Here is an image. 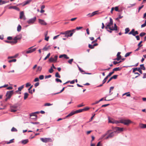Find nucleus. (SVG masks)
Instances as JSON below:
<instances>
[{
	"mask_svg": "<svg viewBox=\"0 0 146 146\" xmlns=\"http://www.w3.org/2000/svg\"><path fill=\"white\" fill-rule=\"evenodd\" d=\"M111 130H109L107 131L106 133L102 136V138H104L105 139H107L113 138L114 136L116 131L111 132Z\"/></svg>",
	"mask_w": 146,
	"mask_h": 146,
	"instance_id": "nucleus-1",
	"label": "nucleus"
},
{
	"mask_svg": "<svg viewBox=\"0 0 146 146\" xmlns=\"http://www.w3.org/2000/svg\"><path fill=\"white\" fill-rule=\"evenodd\" d=\"M85 109H79L78 110H77L74 111H72L71 113H70L69 114H68L65 117L64 119L68 117H70L75 114L77 113H78L81 112L83 111H84V110Z\"/></svg>",
	"mask_w": 146,
	"mask_h": 146,
	"instance_id": "nucleus-2",
	"label": "nucleus"
},
{
	"mask_svg": "<svg viewBox=\"0 0 146 146\" xmlns=\"http://www.w3.org/2000/svg\"><path fill=\"white\" fill-rule=\"evenodd\" d=\"M120 122L121 123L124 124L125 125H128L129 124L131 123L132 122L129 119L125 120L122 119L120 120Z\"/></svg>",
	"mask_w": 146,
	"mask_h": 146,
	"instance_id": "nucleus-3",
	"label": "nucleus"
},
{
	"mask_svg": "<svg viewBox=\"0 0 146 146\" xmlns=\"http://www.w3.org/2000/svg\"><path fill=\"white\" fill-rule=\"evenodd\" d=\"M57 58L58 56L57 55H55L54 58L52 57H50L49 59V62H57Z\"/></svg>",
	"mask_w": 146,
	"mask_h": 146,
	"instance_id": "nucleus-4",
	"label": "nucleus"
},
{
	"mask_svg": "<svg viewBox=\"0 0 146 146\" xmlns=\"http://www.w3.org/2000/svg\"><path fill=\"white\" fill-rule=\"evenodd\" d=\"M40 140L43 142L46 143L48 142H51L52 141V139L50 138H41Z\"/></svg>",
	"mask_w": 146,
	"mask_h": 146,
	"instance_id": "nucleus-5",
	"label": "nucleus"
},
{
	"mask_svg": "<svg viewBox=\"0 0 146 146\" xmlns=\"http://www.w3.org/2000/svg\"><path fill=\"white\" fill-rule=\"evenodd\" d=\"M36 17H35L33 18L29 19L27 21V23L30 24H32L34 23L36 21Z\"/></svg>",
	"mask_w": 146,
	"mask_h": 146,
	"instance_id": "nucleus-6",
	"label": "nucleus"
},
{
	"mask_svg": "<svg viewBox=\"0 0 146 146\" xmlns=\"http://www.w3.org/2000/svg\"><path fill=\"white\" fill-rule=\"evenodd\" d=\"M22 37V36L21 35H17L13 39V40H14L16 44L18 40H21Z\"/></svg>",
	"mask_w": 146,
	"mask_h": 146,
	"instance_id": "nucleus-7",
	"label": "nucleus"
},
{
	"mask_svg": "<svg viewBox=\"0 0 146 146\" xmlns=\"http://www.w3.org/2000/svg\"><path fill=\"white\" fill-rule=\"evenodd\" d=\"M139 33L137 31H135V30L133 29L129 33V35H132L134 36H135L136 35L138 34Z\"/></svg>",
	"mask_w": 146,
	"mask_h": 146,
	"instance_id": "nucleus-8",
	"label": "nucleus"
},
{
	"mask_svg": "<svg viewBox=\"0 0 146 146\" xmlns=\"http://www.w3.org/2000/svg\"><path fill=\"white\" fill-rule=\"evenodd\" d=\"M31 48L32 47H30L28 49V50L25 51L24 52H25L27 54H29L33 52L36 50V48L31 49Z\"/></svg>",
	"mask_w": 146,
	"mask_h": 146,
	"instance_id": "nucleus-9",
	"label": "nucleus"
},
{
	"mask_svg": "<svg viewBox=\"0 0 146 146\" xmlns=\"http://www.w3.org/2000/svg\"><path fill=\"white\" fill-rule=\"evenodd\" d=\"M13 94V91H7L6 94V96H8L9 98H11L12 95Z\"/></svg>",
	"mask_w": 146,
	"mask_h": 146,
	"instance_id": "nucleus-10",
	"label": "nucleus"
},
{
	"mask_svg": "<svg viewBox=\"0 0 146 146\" xmlns=\"http://www.w3.org/2000/svg\"><path fill=\"white\" fill-rule=\"evenodd\" d=\"M30 116L32 119H37V116L35 112L31 113L30 114Z\"/></svg>",
	"mask_w": 146,
	"mask_h": 146,
	"instance_id": "nucleus-11",
	"label": "nucleus"
},
{
	"mask_svg": "<svg viewBox=\"0 0 146 146\" xmlns=\"http://www.w3.org/2000/svg\"><path fill=\"white\" fill-rule=\"evenodd\" d=\"M38 23L43 25H47V23L44 20L40 19H38Z\"/></svg>",
	"mask_w": 146,
	"mask_h": 146,
	"instance_id": "nucleus-12",
	"label": "nucleus"
},
{
	"mask_svg": "<svg viewBox=\"0 0 146 146\" xmlns=\"http://www.w3.org/2000/svg\"><path fill=\"white\" fill-rule=\"evenodd\" d=\"M20 19H23L24 20L26 18L24 15L23 11H21L20 13Z\"/></svg>",
	"mask_w": 146,
	"mask_h": 146,
	"instance_id": "nucleus-13",
	"label": "nucleus"
},
{
	"mask_svg": "<svg viewBox=\"0 0 146 146\" xmlns=\"http://www.w3.org/2000/svg\"><path fill=\"white\" fill-rule=\"evenodd\" d=\"M136 71H139L141 74H142V72L141 70V68H134L133 69V72H135Z\"/></svg>",
	"mask_w": 146,
	"mask_h": 146,
	"instance_id": "nucleus-14",
	"label": "nucleus"
},
{
	"mask_svg": "<svg viewBox=\"0 0 146 146\" xmlns=\"http://www.w3.org/2000/svg\"><path fill=\"white\" fill-rule=\"evenodd\" d=\"M62 57H64L66 59H68L69 58V57H68L67 55L66 54H62L60 55L59 56V58H61Z\"/></svg>",
	"mask_w": 146,
	"mask_h": 146,
	"instance_id": "nucleus-15",
	"label": "nucleus"
},
{
	"mask_svg": "<svg viewBox=\"0 0 146 146\" xmlns=\"http://www.w3.org/2000/svg\"><path fill=\"white\" fill-rule=\"evenodd\" d=\"M31 1V0H28L24 2V3L21 4H22L23 6H24L27 4H29Z\"/></svg>",
	"mask_w": 146,
	"mask_h": 146,
	"instance_id": "nucleus-16",
	"label": "nucleus"
},
{
	"mask_svg": "<svg viewBox=\"0 0 146 146\" xmlns=\"http://www.w3.org/2000/svg\"><path fill=\"white\" fill-rule=\"evenodd\" d=\"M98 11H94V12H93V13H92L91 14H90V13L88 14V15H90V17H93V16H94V15L97 14H98Z\"/></svg>",
	"mask_w": 146,
	"mask_h": 146,
	"instance_id": "nucleus-17",
	"label": "nucleus"
},
{
	"mask_svg": "<svg viewBox=\"0 0 146 146\" xmlns=\"http://www.w3.org/2000/svg\"><path fill=\"white\" fill-rule=\"evenodd\" d=\"M121 53L120 52H118L117 54V58L116 59L117 61H119L120 59H121V56L120 55Z\"/></svg>",
	"mask_w": 146,
	"mask_h": 146,
	"instance_id": "nucleus-18",
	"label": "nucleus"
},
{
	"mask_svg": "<svg viewBox=\"0 0 146 146\" xmlns=\"http://www.w3.org/2000/svg\"><path fill=\"white\" fill-rule=\"evenodd\" d=\"M113 25V21L112 19L110 18V22L107 25V26H109L111 27Z\"/></svg>",
	"mask_w": 146,
	"mask_h": 146,
	"instance_id": "nucleus-19",
	"label": "nucleus"
},
{
	"mask_svg": "<svg viewBox=\"0 0 146 146\" xmlns=\"http://www.w3.org/2000/svg\"><path fill=\"white\" fill-rule=\"evenodd\" d=\"M50 49V46H45L42 49V50L44 51H47Z\"/></svg>",
	"mask_w": 146,
	"mask_h": 146,
	"instance_id": "nucleus-20",
	"label": "nucleus"
},
{
	"mask_svg": "<svg viewBox=\"0 0 146 146\" xmlns=\"http://www.w3.org/2000/svg\"><path fill=\"white\" fill-rule=\"evenodd\" d=\"M123 128H120V127H115V129L116 130V131H115L116 132L117 131H123Z\"/></svg>",
	"mask_w": 146,
	"mask_h": 146,
	"instance_id": "nucleus-21",
	"label": "nucleus"
},
{
	"mask_svg": "<svg viewBox=\"0 0 146 146\" xmlns=\"http://www.w3.org/2000/svg\"><path fill=\"white\" fill-rule=\"evenodd\" d=\"M5 42L6 43H7L11 44L12 45H13V44H16V43H15L16 42H15V41L14 40L13 41H9L8 40H6L5 41Z\"/></svg>",
	"mask_w": 146,
	"mask_h": 146,
	"instance_id": "nucleus-22",
	"label": "nucleus"
},
{
	"mask_svg": "<svg viewBox=\"0 0 146 146\" xmlns=\"http://www.w3.org/2000/svg\"><path fill=\"white\" fill-rule=\"evenodd\" d=\"M29 142V140L28 139H26L23 140L21 141V143L23 144H25Z\"/></svg>",
	"mask_w": 146,
	"mask_h": 146,
	"instance_id": "nucleus-23",
	"label": "nucleus"
},
{
	"mask_svg": "<svg viewBox=\"0 0 146 146\" xmlns=\"http://www.w3.org/2000/svg\"><path fill=\"white\" fill-rule=\"evenodd\" d=\"M139 127L141 128H146V124H139Z\"/></svg>",
	"mask_w": 146,
	"mask_h": 146,
	"instance_id": "nucleus-24",
	"label": "nucleus"
},
{
	"mask_svg": "<svg viewBox=\"0 0 146 146\" xmlns=\"http://www.w3.org/2000/svg\"><path fill=\"white\" fill-rule=\"evenodd\" d=\"M111 30L112 31H117V27L115 24H114V27H112Z\"/></svg>",
	"mask_w": 146,
	"mask_h": 146,
	"instance_id": "nucleus-25",
	"label": "nucleus"
},
{
	"mask_svg": "<svg viewBox=\"0 0 146 146\" xmlns=\"http://www.w3.org/2000/svg\"><path fill=\"white\" fill-rule=\"evenodd\" d=\"M42 69V68L40 66H38V67L37 70L36 71V72H40Z\"/></svg>",
	"mask_w": 146,
	"mask_h": 146,
	"instance_id": "nucleus-26",
	"label": "nucleus"
},
{
	"mask_svg": "<svg viewBox=\"0 0 146 146\" xmlns=\"http://www.w3.org/2000/svg\"><path fill=\"white\" fill-rule=\"evenodd\" d=\"M109 122L112 123H116V124H117L118 123H120V120L119 121H109Z\"/></svg>",
	"mask_w": 146,
	"mask_h": 146,
	"instance_id": "nucleus-27",
	"label": "nucleus"
},
{
	"mask_svg": "<svg viewBox=\"0 0 146 146\" xmlns=\"http://www.w3.org/2000/svg\"><path fill=\"white\" fill-rule=\"evenodd\" d=\"M140 68H141V70H145V67L144 66V65L143 64H141L140 65Z\"/></svg>",
	"mask_w": 146,
	"mask_h": 146,
	"instance_id": "nucleus-28",
	"label": "nucleus"
},
{
	"mask_svg": "<svg viewBox=\"0 0 146 146\" xmlns=\"http://www.w3.org/2000/svg\"><path fill=\"white\" fill-rule=\"evenodd\" d=\"M68 31H70V32H69L67 34L68 35H70V33H72L73 34L75 32V31H76V29H72V30H68Z\"/></svg>",
	"mask_w": 146,
	"mask_h": 146,
	"instance_id": "nucleus-29",
	"label": "nucleus"
},
{
	"mask_svg": "<svg viewBox=\"0 0 146 146\" xmlns=\"http://www.w3.org/2000/svg\"><path fill=\"white\" fill-rule=\"evenodd\" d=\"M29 94L27 93H25L24 94V100H26L28 97Z\"/></svg>",
	"mask_w": 146,
	"mask_h": 146,
	"instance_id": "nucleus-30",
	"label": "nucleus"
},
{
	"mask_svg": "<svg viewBox=\"0 0 146 146\" xmlns=\"http://www.w3.org/2000/svg\"><path fill=\"white\" fill-rule=\"evenodd\" d=\"M123 17V16L119 15V17L115 19V20L119 22V19H121Z\"/></svg>",
	"mask_w": 146,
	"mask_h": 146,
	"instance_id": "nucleus-31",
	"label": "nucleus"
},
{
	"mask_svg": "<svg viewBox=\"0 0 146 146\" xmlns=\"http://www.w3.org/2000/svg\"><path fill=\"white\" fill-rule=\"evenodd\" d=\"M120 70V69L119 67L115 68L113 69V71L114 72L115 71H119Z\"/></svg>",
	"mask_w": 146,
	"mask_h": 146,
	"instance_id": "nucleus-32",
	"label": "nucleus"
},
{
	"mask_svg": "<svg viewBox=\"0 0 146 146\" xmlns=\"http://www.w3.org/2000/svg\"><path fill=\"white\" fill-rule=\"evenodd\" d=\"M21 27L20 25H18L17 27V31L18 32H19L21 31Z\"/></svg>",
	"mask_w": 146,
	"mask_h": 146,
	"instance_id": "nucleus-33",
	"label": "nucleus"
},
{
	"mask_svg": "<svg viewBox=\"0 0 146 146\" xmlns=\"http://www.w3.org/2000/svg\"><path fill=\"white\" fill-rule=\"evenodd\" d=\"M24 85H23L21 86L20 87H19L18 88V91H21L22 89L24 88Z\"/></svg>",
	"mask_w": 146,
	"mask_h": 146,
	"instance_id": "nucleus-34",
	"label": "nucleus"
},
{
	"mask_svg": "<svg viewBox=\"0 0 146 146\" xmlns=\"http://www.w3.org/2000/svg\"><path fill=\"white\" fill-rule=\"evenodd\" d=\"M64 35H65V37H67V38H68V37L72 36L73 35V33H70V35H67V34H65Z\"/></svg>",
	"mask_w": 146,
	"mask_h": 146,
	"instance_id": "nucleus-35",
	"label": "nucleus"
},
{
	"mask_svg": "<svg viewBox=\"0 0 146 146\" xmlns=\"http://www.w3.org/2000/svg\"><path fill=\"white\" fill-rule=\"evenodd\" d=\"M129 31H130V30L129 28H126L125 29V34L129 32Z\"/></svg>",
	"mask_w": 146,
	"mask_h": 146,
	"instance_id": "nucleus-36",
	"label": "nucleus"
},
{
	"mask_svg": "<svg viewBox=\"0 0 146 146\" xmlns=\"http://www.w3.org/2000/svg\"><path fill=\"white\" fill-rule=\"evenodd\" d=\"M70 32V31H65L64 32H61L60 33V34L65 35L67 34Z\"/></svg>",
	"mask_w": 146,
	"mask_h": 146,
	"instance_id": "nucleus-37",
	"label": "nucleus"
},
{
	"mask_svg": "<svg viewBox=\"0 0 146 146\" xmlns=\"http://www.w3.org/2000/svg\"><path fill=\"white\" fill-rule=\"evenodd\" d=\"M6 3V1L0 0V5H2L5 3Z\"/></svg>",
	"mask_w": 146,
	"mask_h": 146,
	"instance_id": "nucleus-38",
	"label": "nucleus"
},
{
	"mask_svg": "<svg viewBox=\"0 0 146 146\" xmlns=\"http://www.w3.org/2000/svg\"><path fill=\"white\" fill-rule=\"evenodd\" d=\"M65 88V87L63 88L60 91V92L54 93V94H53V95H56V94H59V93L62 92L64 90Z\"/></svg>",
	"mask_w": 146,
	"mask_h": 146,
	"instance_id": "nucleus-39",
	"label": "nucleus"
},
{
	"mask_svg": "<svg viewBox=\"0 0 146 146\" xmlns=\"http://www.w3.org/2000/svg\"><path fill=\"white\" fill-rule=\"evenodd\" d=\"M55 76L56 77L58 78H60V76L59 75V73L58 72H57L56 73Z\"/></svg>",
	"mask_w": 146,
	"mask_h": 146,
	"instance_id": "nucleus-40",
	"label": "nucleus"
},
{
	"mask_svg": "<svg viewBox=\"0 0 146 146\" xmlns=\"http://www.w3.org/2000/svg\"><path fill=\"white\" fill-rule=\"evenodd\" d=\"M11 131L12 132H13V131H15V132H16V131H17V129L16 128H15L14 127H13L11 129Z\"/></svg>",
	"mask_w": 146,
	"mask_h": 146,
	"instance_id": "nucleus-41",
	"label": "nucleus"
},
{
	"mask_svg": "<svg viewBox=\"0 0 146 146\" xmlns=\"http://www.w3.org/2000/svg\"><path fill=\"white\" fill-rule=\"evenodd\" d=\"M52 104H50V103H45L44 105V106H51L52 105Z\"/></svg>",
	"mask_w": 146,
	"mask_h": 146,
	"instance_id": "nucleus-42",
	"label": "nucleus"
},
{
	"mask_svg": "<svg viewBox=\"0 0 146 146\" xmlns=\"http://www.w3.org/2000/svg\"><path fill=\"white\" fill-rule=\"evenodd\" d=\"M70 82V83L71 84H73L75 82V81H74V80H73L72 81H68V82H66L65 83H64L63 84H65L67 83H68V82Z\"/></svg>",
	"mask_w": 146,
	"mask_h": 146,
	"instance_id": "nucleus-43",
	"label": "nucleus"
},
{
	"mask_svg": "<svg viewBox=\"0 0 146 146\" xmlns=\"http://www.w3.org/2000/svg\"><path fill=\"white\" fill-rule=\"evenodd\" d=\"M125 95H126L127 96L129 97L131 96L130 94H129V92L125 93V94H123V96Z\"/></svg>",
	"mask_w": 146,
	"mask_h": 146,
	"instance_id": "nucleus-44",
	"label": "nucleus"
},
{
	"mask_svg": "<svg viewBox=\"0 0 146 146\" xmlns=\"http://www.w3.org/2000/svg\"><path fill=\"white\" fill-rule=\"evenodd\" d=\"M74 59H71L69 60L68 61V62L69 63L71 64H72V62L73 61Z\"/></svg>",
	"mask_w": 146,
	"mask_h": 146,
	"instance_id": "nucleus-45",
	"label": "nucleus"
},
{
	"mask_svg": "<svg viewBox=\"0 0 146 146\" xmlns=\"http://www.w3.org/2000/svg\"><path fill=\"white\" fill-rule=\"evenodd\" d=\"M13 9L17 10L18 11H20V9L18 7L16 6H13Z\"/></svg>",
	"mask_w": 146,
	"mask_h": 146,
	"instance_id": "nucleus-46",
	"label": "nucleus"
},
{
	"mask_svg": "<svg viewBox=\"0 0 146 146\" xmlns=\"http://www.w3.org/2000/svg\"><path fill=\"white\" fill-rule=\"evenodd\" d=\"M50 53H49L44 58V60H46V59L48 58L50 56Z\"/></svg>",
	"mask_w": 146,
	"mask_h": 146,
	"instance_id": "nucleus-47",
	"label": "nucleus"
},
{
	"mask_svg": "<svg viewBox=\"0 0 146 146\" xmlns=\"http://www.w3.org/2000/svg\"><path fill=\"white\" fill-rule=\"evenodd\" d=\"M131 53V52H127L126 54L125 55V57H127L130 55V54Z\"/></svg>",
	"mask_w": 146,
	"mask_h": 146,
	"instance_id": "nucleus-48",
	"label": "nucleus"
},
{
	"mask_svg": "<svg viewBox=\"0 0 146 146\" xmlns=\"http://www.w3.org/2000/svg\"><path fill=\"white\" fill-rule=\"evenodd\" d=\"M48 71L50 73H52L53 72L54 70L53 69L52 67H51L50 68L49 70Z\"/></svg>",
	"mask_w": 146,
	"mask_h": 146,
	"instance_id": "nucleus-49",
	"label": "nucleus"
},
{
	"mask_svg": "<svg viewBox=\"0 0 146 146\" xmlns=\"http://www.w3.org/2000/svg\"><path fill=\"white\" fill-rule=\"evenodd\" d=\"M16 60H17L16 59H12V60H9L8 61V62L9 63H11V62H15L16 61Z\"/></svg>",
	"mask_w": 146,
	"mask_h": 146,
	"instance_id": "nucleus-50",
	"label": "nucleus"
},
{
	"mask_svg": "<svg viewBox=\"0 0 146 146\" xmlns=\"http://www.w3.org/2000/svg\"><path fill=\"white\" fill-rule=\"evenodd\" d=\"M117 75H114L113 76L111 77V78H112V79H116L117 78Z\"/></svg>",
	"mask_w": 146,
	"mask_h": 146,
	"instance_id": "nucleus-51",
	"label": "nucleus"
},
{
	"mask_svg": "<svg viewBox=\"0 0 146 146\" xmlns=\"http://www.w3.org/2000/svg\"><path fill=\"white\" fill-rule=\"evenodd\" d=\"M44 78V76L43 75H41L39 76V79L40 80H43Z\"/></svg>",
	"mask_w": 146,
	"mask_h": 146,
	"instance_id": "nucleus-52",
	"label": "nucleus"
},
{
	"mask_svg": "<svg viewBox=\"0 0 146 146\" xmlns=\"http://www.w3.org/2000/svg\"><path fill=\"white\" fill-rule=\"evenodd\" d=\"M55 80L57 82H60V83L62 82V80H60L58 78H57Z\"/></svg>",
	"mask_w": 146,
	"mask_h": 146,
	"instance_id": "nucleus-53",
	"label": "nucleus"
},
{
	"mask_svg": "<svg viewBox=\"0 0 146 146\" xmlns=\"http://www.w3.org/2000/svg\"><path fill=\"white\" fill-rule=\"evenodd\" d=\"M89 47L91 49H93L94 48L93 45H92L90 44L88 45Z\"/></svg>",
	"mask_w": 146,
	"mask_h": 146,
	"instance_id": "nucleus-54",
	"label": "nucleus"
},
{
	"mask_svg": "<svg viewBox=\"0 0 146 146\" xmlns=\"http://www.w3.org/2000/svg\"><path fill=\"white\" fill-rule=\"evenodd\" d=\"M145 34H146V33H143V32H142V33H141L140 34V36L141 37H142V36H144L145 35Z\"/></svg>",
	"mask_w": 146,
	"mask_h": 146,
	"instance_id": "nucleus-55",
	"label": "nucleus"
},
{
	"mask_svg": "<svg viewBox=\"0 0 146 146\" xmlns=\"http://www.w3.org/2000/svg\"><path fill=\"white\" fill-rule=\"evenodd\" d=\"M143 41H141L138 44V46L139 47H140L142 46V45H141V44L142 43Z\"/></svg>",
	"mask_w": 146,
	"mask_h": 146,
	"instance_id": "nucleus-56",
	"label": "nucleus"
},
{
	"mask_svg": "<svg viewBox=\"0 0 146 146\" xmlns=\"http://www.w3.org/2000/svg\"><path fill=\"white\" fill-rule=\"evenodd\" d=\"M14 140V139H11V140H10V141L9 142H8L7 143V144H9L13 142H13V141Z\"/></svg>",
	"mask_w": 146,
	"mask_h": 146,
	"instance_id": "nucleus-57",
	"label": "nucleus"
},
{
	"mask_svg": "<svg viewBox=\"0 0 146 146\" xmlns=\"http://www.w3.org/2000/svg\"><path fill=\"white\" fill-rule=\"evenodd\" d=\"M82 28H83V27H76V29H76V30H80V29H82Z\"/></svg>",
	"mask_w": 146,
	"mask_h": 146,
	"instance_id": "nucleus-58",
	"label": "nucleus"
},
{
	"mask_svg": "<svg viewBox=\"0 0 146 146\" xmlns=\"http://www.w3.org/2000/svg\"><path fill=\"white\" fill-rule=\"evenodd\" d=\"M84 105L83 104V103H82L81 104H79L77 106V107L80 108L84 106Z\"/></svg>",
	"mask_w": 146,
	"mask_h": 146,
	"instance_id": "nucleus-59",
	"label": "nucleus"
},
{
	"mask_svg": "<svg viewBox=\"0 0 146 146\" xmlns=\"http://www.w3.org/2000/svg\"><path fill=\"white\" fill-rule=\"evenodd\" d=\"M114 73V72L113 71L112 72L109 73V74L108 75V76L109 77L110 76L113 74Z\"/></svg>",
	"mask_w": 146,
	"mask_h": 146,
	"instance_id": "nucleus-60",
	"label": "nucleus"
},
{
	"mask_svg": "<svg viewBox=\"0 0 146 146\" xmlns=\"http://www.w3.org/2000/svg\"><path fill=\"white\" fill-rule=\"evenodd\" d=\"M45 37L44 40L47 41H48L49 38V36H45Z\"/></svg>",
	"mask_w": 146,
	"mask_h": 146,
	"instance_id": "nucleus-61",
	"label": "nucleus"
},
{
	"mask_svg": "<svg viewBox=\"0 0 146 146\" xmlns=\"http://www.w3.org/2000/svg\"><path fill=\"white\" fill-rule=\"evenodd\" d=\"M31 84L29 83H27L26 85V87H28L29 86H30Z\"/></svg>",
	"mask_w": 146,
	"mask_h": 146,
	"instance_id": "nucleus-62",
	"label": "nucleus"
},
{
	"mask_svg": "<svg viewBox=\"0 0 146 146\" xmlns=\"http://www.w3.org/2000/svg\"><path fill=\"white\" fill-rule=\"evenodd\" d=\"M51 77V75H48V76H45V78L47 79L48 78H50Z\"/></svg>",
	"mask_w": 146,
	"mask_h": 146,
	"instance_id": "nucleus-63",
	"label": "nucleus"
},
{
	"mask_svg": "<svg viewBox=\"0 0 146 146\" xmlns=\"http://www.w3.org/2000/svg\"><path fill=\"white\" fill-rule=\"evenodd\" d=\"M146 26V23L145 22V23L141 25V27L142 28H143V27H145Z\"/></svg>",
	"mask_w": 146,
	"mask_h": 146,
	"instance_id": "nucleus-64",
	"label": "nucleus"
}]
</instances>
